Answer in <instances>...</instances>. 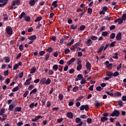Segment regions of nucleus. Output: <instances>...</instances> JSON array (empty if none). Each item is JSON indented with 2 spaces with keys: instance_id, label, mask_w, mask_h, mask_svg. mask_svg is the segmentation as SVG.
<instances>
[{
  "instance_id": "f257e3e1",
  "label": "nucleus",
  "mask_w": 126,
  "mask_h": 126,
  "mask_svg": "<svg viewBox=\"0 0 126 126\" xmlns=\"http://www.w3.org/2000/svg\"><path fill=\"white\" fill-rule=\"evenodd\" d=\"M6 31L8 35H12L13 30L11 27L8 26L6 28Z\"/></svg>"
},
{
  "instance_id": "f03ea898",
  "label": "nucleus",
  "mask_w": 126,
  "mask_h": 126,
  "mask_svg": "<svg viewBox=\"0 0 126 126\" xmlns=\"http://www.w3.org/2000/svg\"><path fill=\"white\" fill-rule=\"evenodd\" d=\"M119 116H120V112L117 110H115L113 112L110 114L111 117H119Z\"/></svg>"
},
{
  "instance_id": "7ed1b4c3",
  "label": "nucleus",
  "mask_w": 126,
  "mask_h": 126,
  "mask_svg": "<svg viewBox=\"0 0 126 126\" xmlns=\"http://www.w3.org/2000/svg\"><path fill=\"white\" fill-rule=\"evenodd\" d=\"M75 122L76 124H79L77 125V126H82V124H83V122L81 121V119L79 118H76L75 119Z\"/></svg>"
},
{
  "instance_id": "20e7f679",
  "label": "nucleus",
  "mask_w": 126,
  "mask_h": 126,
  "mask_svg": "<svg viewBox=\"0 0 126 126\" xmlns=\"http://www.w3.org/2000/svg\"><path fill=\"white\" fill-rule=\"evenodd\" d=\"M84 109L86 111H88V110H89V106H88V105H83L80 107V111H83L84 110Z\"/></svg>"
},
{
  "instance_id": "39448f33",
  "label": "nucleus",
  "mask_w": 126,
  "mask_h": 126,
  "mask_svg": "<svg viewBox=\"0 0 126 126\" xmlns=\"http://www.w3.org/2000/svg\"><path fill=\"white\" fill-rule=\"evenodd\" d=\"M12 4L14 6L19 5L20 4V0H14L12 2Z\"/></svg>"
},
{
  "instance_id": "423d86ee",
  "label": "nucleus",
  "mask_w": 126,
  "mask_h": 126,
  "mask_svg": "<svg viewBox=\"0 0 126 126\" xmlns=\"http://www.w3.org/2000/svg\"><path fill=\"white\" fill-rule=\"evenodd\" d=\"M32 80V77H30L29 79H28L24 83V85L26 86H27V85H29L31 83L30 81Z\"/></svg>"
},
{
  "instance_id": "0eeeda50",
  "label": "nucleus",
  "mask_w": 126,
  "mask_h": 126,
  "mask_svg": "<svg viewBox=\"0 0 126 126\" xmlns=\"http://www.w3.org/2000/svg\"><path fill=\"white\" fill-rule=\"evenodd\" d=\"M87 70H91V63L89 62H87L86 64Z\"/></svg>"
},
{
  "instance_id": "6e6552de",
  "label": "nucleus",
  "mask_w": 126,
  "mask_h": 126,
  "mask_svg": "<svg viewBox=\"0 0 126 126\" xmlns=\"http://www.w3.org/2000/svg\"><path fill=\"white\" fill-rule=\"evenodd\" d=\"M79 44L78 43H75L72 47L70 48L71 51H75V49L78 48Z\"/></svg>"
},
{
  "instance_id": "1a4fd4ad",
  "label": "nucleus",
  "mask_w": 126,
  "mask_h": 126,
  "mask_svg": "<svg viewBox=\"0 0 126 126\" xmlns=\"http://www.w3.org/2000/svg\"><path fill=\"white\" fill-rule=\"evenodd\" d=\"M116 39L117 40V41H120V40H121L122 33L119 32L116 35Z\"/></svg>"
},
{
  "instance_id": "9d476101",
  "label": "nucleus",
  "mask_w": 126,
  "mask_h": 126,
  "mask_svg": "<svg viewBox=\"0 0 126 126\" xmlns=\"http://www.w3.org/2000/svg\"><path fill=\"white\" fill-rule=\"evenodd\" d=\"M66 116L69 119H72L73 118V114L72 112H67Z\"/></svg>"
},
{
  "instance_id": "9b49d317",
  "label": "nucleus",
  "mask_w": 126,
  "mask_h": 126,
  "mask_svg": "<svg viewBox=\"0 0 126 126\" xmlns=\"http://www.w3.org/2000/svg\"><path fill=\"white\" fill-rule=\"evenodd\" d=\"M35 4L36 1H35V0H31L29 1V4L31 5V6H34Z\"/></svg>"
},
{
  "instance_id": "f8f14e48",
  "label": "nucleus",
  "mask_w": 126,
  "mask_h": 126,
  "mask_svg": "<svg viewBox=\"0 0 126 126\" xmlns=\"http://www.w3.org/2000/svg\"><path fill=\"white\" fill-rule=\"evenodd\" d=\"M75 58H72V59H71L70 60L68 61L67 62V63H68V64H71V63H74V62H75Z\"/></svg>"
},
{
  "instance_id": "ddd939ff",
  "label": "nucleus",
  "mask_w": 126,
  "mask_h": 126,
  "mask_svg": "<svg viewBox=\"0 0 126 126\" xmlns=\"http://www.w3.org/2000/svg\"><path fill=\"white\" fill-rule=\"evenodd\" d=\"M28 39L31 41H34V40H36V39H37V36H36L35 35H33L31 37H28Z\"/></svg>"
},
{
  "instance_id": "4468645a",
  "label": "nucleus",
  "mask_w": 126,
  "mask_h": 126,
  "mask_svg": "<svg viewBox=\"0 0 126 126\" xmlns=\"http://www.w3.org/2000/svg\"><path fill=\"white\" fill-rule=\"evenodd\" d=\"M92 43H93L92 40L89 39L87 41L86 44H87V46H91V45H92Z\"/></svg>"
},
{
  "instance_id": "2eb2a0df",
  "label": "nucleus",
  "mask_w": 126,
  "mask_h": 126,
  "mask_svg": "<svg viewBox=\"0 0 126 126\" xmlns=\"http://www.w3.org/2000/svg\"><path fill=\"white\" fill-rule=\"evenodd\" d=\"M52 5L54 6V8H56V7H57L58 6V1L55 0L53 1V2L52 3Z\"/></svg>"
},
{
  "instance_id": "dca6fc26",
  "label": "nucleus",
  "mask_w": 126,
  "mask_h": 126,
  "mask_svg": "<svg viewBox=\"0 0 126 126\" xmlns=\"http://www.w3.org/2000/svg\"><path fill=\"white\" fill-rule=\"evenodd\" d=\"M7 2H8V0H4V3L0 4V7H2V6H4V5H6Z\"/></svg>"
},
{
  "instance_id": "f3484780",
  "label": "nucleus",
  "mask_w": 126,
  "mask_h": 126,
  "mask_svg": "<svg viewBox=\"0 0 126 126\" xmlns=\"http://www.w3.org/2000/svg\"><path fill=\"white\" fill-rule=\"evenodd\" d=\"M52 68L55 71H57L59 68V65L58 64H55L53 66Z\"/></svg>"
},
{
  "instance_id": "a211bd4d",
  "label": "nucleus",
  "mask_w": 126,
  "mask_h": 126,
  "mask_svg": "<svg viewBox=\"0 0 126 126\" xmlns=\"http://www.w3.org/2000/svg\"><path fill=\"white\" fill-rule=\"evenodd\" d=\"M94 106L95 108H99L101 106V103L98 101H96L94 103Z\"/></svg>"
},
{
  "instance_id": "6ab92c4d",
  "label": "nucleus",
  "mask_w": 126,
  "mask_h": 126,
  "mask_svg": "<svg viewBox=\"0 0 126 126\" xmlns=\"http://www.w3.org/2000/svg\"><path fill=\"white\" fill-rule=\"evenodd\" d=\"M58 98L60 101H63V95L62 94H59Z\"/></svg>"
},
{
  "instance_id": "aec40b11",
  "label": "nucleus",
  "mask_w": 126,
  "mask_h": 126,
  "mask_svg": "<svg viewBox=\"0 0 126 126\" xmlns=\"http://www.w3.org/2000/svg\"><path fill=\"white\" fill-rule=\"evenodd\" d=\"M36 71V68L35 67H33L31 69L30 73L31 74L34 73V72Z\"/></svg>"
},
{
  "instance_id": "412c9836",
  "label": "nucleus",
  "mask_w": 126,
  "mask_h": 126,
  "mask_svg": "<svg viewBox=\"0 0 126 126\" xmlns=\"http://www.w3.org/2000/svg\"><path fill=\"white\" fill-rule=\"evenodd\" d=\"M14 107H15V105H13V104H10L9 106L8 110H9V111H12V110H13L14 108Z\"/></svg>"
},
{
  "instance_id": "4be33fe9",
  "label": "nucleus",
  "mask_w": 126,
  "mask_h": 126,
  "mask_svg": "<svg viewBox=\"0 0 126 126\" xmlns=\"http://www.w3.org/2000/svg\"><path fill=\"white\" fill-rule=\"evenodd\" d=\"M100 121L101 122H102V123H104V122L108 121V118L107 117H103L101 118Z\"/></svg>"
},
{
  "instance_id": "5701e85b",
  "label": "nucleus",
  "mask_w": 126,
  "mask_h": 126,
  "mask_svg": "<svg viewBox=\"0 0 126 126\" xmlns=\"http://www.w3.org/2000/svg\"><path fill=\"white\" fill-rule=\"evenodd\" d=\"M115 97H121L122 96V94L120 92H117L114 94Z\"/></svg>"
},
{
  "instance_id": "b1692460",
  "label": "nucleus",
  "mask_w": 126,
  "mask_h": 126,
  "mask_svg": "<svg viewBox=\"0 0 126 126\" xmlns=\"http://www.w3.org/2000/svg\"><path fill=\"white\" fill-rule=\"evenodd\" d=\"M46 78H43L41 81H40V83L41 84H46Z\"/></svg>"
},
{
  "instance_id": "393cba45",
  "label": "nucleus",
  "mask_w": 126,
  "mask_h": 126,
  "mask_svg": "<svg viewBox=\"0 0 126 126\" xmlns=\"http://www.w3.org/2000/svg\"><path fill=\"white\" fill-rule=\"evenodd\" d=\"M104 49V46H101L98 50L97 53L99 54V53H101L102 51Z\"/></svg>"
},
{
  "instance_id": "a878e982",
  "label": "nucleus",
  "mask_w": 126,
  "mask_h": 126,
  "mask_svg": "<svg viewBox=\"0 0 126 126\" xmlns=\"http://www.w3.org/2000/svg\"><path fill=\"white\" fill-rule=\"evenodd\" d=\"M42 20V17H37L36 19L34 20V22H39Z\"/></svg>"
},
{
  "instance_id": "bb28decb",
  "label": "nucleus",
  "mask_w": 126,
  "mask_h": 126,
  "mask_svg": "<svg viewBox=\"0 0 126 126\" xmlns=\"http://www.w3.org/2000/svg\"><path fill=\"white\" fill-rule=\"evenodd\" d=\"M4 60H5V63H9L10 60H9V57H5L4 58Z\"/></svg>"
},
{
  "instance_id": "cd10ccee",
  "label": "nucleus",
  "mask_w": 126,
  "mask_h": 126,
  "mask_svg": "<svg viewBox=\"0 0 126 126\" xmlns=\"http://www.w3.org/2000/svg\"><path fill=\"white\" fill-rule=\"evenodd\" d=\"M107 76H109L110 77H112L113 76V72H107L106 73Z\"/></svg>"
},
{
  "instance_id": "c85d7f7f",
  "label": "nucleus",
  "mask_w": 126,
  "mask_h": 126,
  "mask_svg": "<svg viewBox=\"0 0 126 126\" xmlns=\"http://www.w3.org/2000/svg\"><path fill=\"white\" fill-rule=\"evenodd\" d=\"M51 79L48 78L47 80H46L45 84H46V85H49V84L51 83Z\"/></svg>"
},
{
  "instance_id": "c756f323",
  "label": "nucleus",
  "mask_w": 126,
  "mask_h": 126,
  "mask_svg": "<svg viewBox=\"0 0 126 126\" xmlns=\"http://www.w3.org/2000/svg\"><path fill=\"white\" fill-rule=\"evenodd\" d=\"M91 40H93V41H96V40H97V39H98V37H97L95 35H92L91 36Z\"/></svg>"
},
{
  "instance_id": "7c9ffc66",
  "label": "nucleus",
  "mask_w": 126,
  "mask_h": 126,
  "mask_svg": "<svg viewBox=\"0 0 126 126\" xmlns=\"http://www.w3.org/2000/svg\"><path fill=\"white\" fill-rule=\"evenodd\" d=\"M74 43V39H72L70 42H68L67 44V46H71V45H72V44H73Z\"/></svg>"
},
{
  "instance_id": "2f4dec72",
  "label": "nucleus",
  "mask_w": 126,
  "mask_h": 126,
  "mask_svg": "<svg viewBox=\"0 0 126 126\" xmlns=\"http://www.w3.org/2000/svg\"><path fill=\"white\" fill-rule=\"evenodd\" d=\"M5 109L4 108H2L0 110V116H1V115H3L4 113H5Z\"/></svg>"
},
{
  "instance_id": "473e14b6",
  "label": "nucleus",
  "mask_w": 126,
  "mask_h": 126,
  "mask_svg": "<svg viewBox=\"0 0 126 126\" xmlns=\"http://www.w3.org/2000/svg\"><path fill=\"white\" fill-rule=\"evenodd\" d=\"M81 68H82V65L81 64H79L77 66V70L79 71V70H81Z\"/></svg>"
},
{
  "instance_id": "72a5a7b5",
  "label": "nucleus",
  "mask_w": 126,
  "mask_h": 126,
  "mask_svg": "<svg viewBox=\"0 0 126 126\" xmlns=\"http://www.w3.org/2000/svg\"><path fill=\"white\" fill-rule=\"evenodd\" d=\"M54 49H53V48L52 47H48L47 49V52H48V53H52L53 52V50Z\"/></svg>"
},
{
  "instance_id": "f704fd0d",
  "label": "nucleus",
  "mask_w": 126,
  "mask_h": 126,
  "mask_svg": "<svg viewBox=\"0 0 126 126\" xmlns=\"http://www.w3.org/2000/svg\"><path fill=\"white\" fill-rule=\"evenodd\" d=\"M107 35H109V32H102V35L104 36V37H106Z\"/></svg>"
},
{
  "instance_id": "c9c22d12",
  "label": "nucleus",
  "mask_w": 126,
  "mask_h": 126,
  "mask_svg": "<svg viewBox=\"0 0 126 126\" xmlns=\"http://www.w3.org/2000/svg\"><path fill=\"white\" fill-rule=\"evenodd\" d=\"M70 53V50L69 49L67 48L65 49L64 50V54L65 55H67V54H69Z\"/></svg>"
},
{
  "instance_id": "e433bc0d",
  "label": "nucleus",
  "mask_w": 126,
  "mask_h": 126,
  "mask_svg": "<svg viewBox=\"0 0 126 126\" xmlns=\"http://www.w3.org/2000/svg\"><path fill=\"white\" fill-rule=\"evenodd\" d=\"M36 92H37V89L35 88L33 90H32L30 93V95H31L32 94H33V93L34 94H35V93H36Z\"/></svg>"
},
{
  "instance_id": "4c0bfd02",
  "label": "nucleus",
  "mask_w": 126,
  "mask_h": 126,
  "mask_svg": "<svg viewBox=\"0 0 126 126\" xmlns=\"http://www.w3.org/2000/svg\"><path fill=\"white\" fill-rule=\"evenodd\" d=\"M115 44H117V42L116 41H113L111 42L109 45V47L111 48V47H114Z\"/></svg>"
},
{
  "instance_id": "58836bf2",
  "label": "nucleus",
  "mask_w": 126,
  "mask_h": 126,
  "mask_svg": "<svg viewBox=\"0 0 126 126\" xmlns=\"http://www.w3.org/2000/svg\"><path fill=\"white\" fill-rule=\"evenodd\" d=\"M77 78L79 79V80H81L83 79V76H82V75L79 74L77 75Z\"/></svg>"
},
{
  "instance_id": "ea45409f",
  "label": "nucleus",
  "mask_w": 126,
  "mask_h": 126,
  "mask_svg": "<svg viewBox=\"0 0 126 126\" xmlns=\"http://www.w3.org/2000/svg\"><path fill=\"white\" fill-rule=\"evenodd\" d=\"M79 89V88L78 87H74L73 89V91L74 92H77Z\"/></svg>"
},
{
  "instance_id": "a19ab883",
  "label": "nucleus",
  "mask_w": 126,
  "mask_h": 126,
  "mask_svg": "<svg viewBox=\"0 0 126 126\" xmlns=\"http://www.w3.org/2000/svg\"><path fill=\"white\" fill-rule=\"evenodd\" d=\"M84 29H85V26L84 25H82L79 27V30H80V31H83Z\"/></svg>"
},
{
  "instance_id": "79ce46f5",
  "label": "nucleus",
  "mask_w": 126,
  "mask_h": 126,
  "mask_svg": "<svg viewBox=\"0 0 126 126\" xmlns=\"http://www.w3.org/2000/svg\"><path fill=\"white\" fill-rule=\"evenodd\" d=\"M77 28V26L72 25L70 27V29H72L73 30H74V29H76Z\"/></svg>"
},
{
  "instance_id": "37998d69",
  "label": "nucleus",
  "mask_w": 126,
  "mask_h": 126,
  "mask_svg": "<svg viewBox=\"0 0 126 126\" xmlns=\"http://www.w3.org/2000/svg\"><path fill=\"white\" fill-rule=\"evenodd\" d=\"M122 63H121L117 67V69L118 70V71H120L121 70V68H122Z\"/></svg>"
},
{
  "instance_id": "c03bdc74",
  "label": "nucleus",
  "mask_w": 126,
  "mask_h": 126,
  "mask_svg": "<svg viewBox=\"0 0 126 126\" xmlns=\"http://www.w3.org/2000/svg\"><path fill=\"white\" fill-rule=\"evenodd\" d=\"M86 83V80L84 78L82 79L80 82L81 84H85Z\"/></svg>"
},
{
  "instance_id": "a18cd8bd",
  "label": "nucleus",
  "mask_w": 126,
  "mask_h": 126,
  "mask_svg": "<svg viewBox=\"0 0 126 126\" xmlns=\"http://www.w3.org/2000/svg\"><path fill=\"white\" fill-rule=\"evenodd\" d=\"M29 94V92L28 91H26V92L24 94L23 96L25 98H26L27 97V95Z\"/></svg>"
},
{
  "instance_id": "49530a36",
  "label": "nucleus",
  "mask_w": 126,
  "mask_h": 126,
  "mask_svg": "<svg viewBox=\"0 0 126 126\" xmlns=\"http://www.w3.org/2000/svg\"><path fill=\"white\" fill-rule=\"evenodd\" d=\"M118 24H123V19L122 18H118Z\"/></svg>"
},
{
  "instance_id": "de8ad7c7",
  "label": "nucleus",
  "mask_w": 126,
  "mask_h": 126,
  "mask_svg": "<svg viewBox=\"0 0 126 126\" xmlns=\"http://www.w3.org/2000/svg\"><path fill=\"white\" fill-rule=\"evenodd\" d=\"M25 15V13L24 12H22V13L20 14L19 16V18L20 19H22V17H23Z\"/></svg>"
},
{
  "instance_id": "09e8293b",
  "label": "nucleus",
  "mask_w": 126,
  "mask_h": 126,
  "mask_svg": "<svg viewBox=\"0 0 126 126\" xmlns=\"http://www.w3.org/2000/svg\"><path fill=\"white\" fill-rule=\"evenodd\" d=\"M50 58V54L49 53H47L45 55V60L46 61H48V59Z\"/></svg>"
},
{
  "instance_id": "8fccbe9b",
  "label": "nucleus",
  "mask_w": 126,
  "mask_h": 126,
  "mask_svg": "<svg viewBox=\"0 0 126 126\" xmlns=\"http://www.w3.org/2000/svg\"><path fill=\"white\" fill-rule=\"evenodd\" d=\"M106 29V26H102L100 29V32H103Z\"/></svg>"
},
{
  "instance_id": "3c124183",
  "label": "nucleus",
  "mask_w": 126,
  "mask_h": 126,
  "mask_svg": "<svg viewBox=\"0 0 126 126\" xmlns=\"http://www.w3.org/2000/svg\"><path fill=\"white\" fill-rule=\"evenodd\" d=\"M18 66H19V65H18V64H15V65H14V66H13V69L14 70H16V69H17V68H18Z\"/></svg>"
},
{
  "instance_id": "603ef678",
  "label": "nucleus",
  "mask_w": 126,
  "mask_h": 126,
  "mask_svg": "<svg viewBox=\"0 0 126 126\" xmlns=\"http://www.w3.org/2000/svg\"><path fill=\"white\" fill-rule=\"evenodd\" d=\"M51 102L50 101H48L46 103V107H47V108H49V107H51Z\"/></svg>"
},
{
  "instance_id": "864d4df0",
  "label": "nucleus",
  "mask_w": 126,
  "mask_h": 126,
  "mask_svg": "<svg viewBox=\"0 0 126 126\" xmlns=\"http://www.w3.org/2000/svg\"><path fill=\"white\" fill-rule=\"evenodd\" d=\"M115 36H116V34H115V33H111L110 36V39H114V38H115Z\"/></svg>"
},
{
  "instance_id": "5fc2aeb1",
  "label": "nucleus",
  "mask_w": 126,
  "mask_h": 126,
  "mask_svg": "<svg viewBox=\"0 0 126 126\" xmlns=\"http://www.w3.org/2000/svg\"><path fill=\"white\" fill-rule=\"evenodd\" d=\"M19 88L18 87H16L13 89L12 91L13 92H16V91H18Z\"/></svg>"
},
{
  "instance_id": "6e6d98bb",
  "label": "nucleus",
  "mask_w": 126,
  "mask_h": 126,
  "mask_svg": "<svg viewBox=\"0 0 126 126\" xmlns=\"http://www.w3.org/2000/svg\"><path fill=\"white\" fill-rule=\"evenodd\" d=\"M39 56H40L41 57H42V56H44V55H45V51H41L39 52Z\"/></svg>"
},
{
  "instance_id": "4d7b16f0",
  "label": "nucleus",
  "mask_w": 126,
  "mask_h": 126,
  "mask_svg": "<svg viewBox=\"0 0 126 126\" xmlns=\"http://www.w3.org/2000/svg\"><path fill=\"white\" fill-rule=\"evenodd\" d=\"M25 19L27 21V22H29V21H30V17L26 16L25 17Z\"/></svg>"
},
{
  "instance_id": "13d9d810",
  "label": "nucleus",
  "mask_w": 126,
  "mask_h": 126,
  "mask_svg": "<svg viewBox=\"0 0 126 126\" xmlns=\"http://www.w3.org/2000/svg\"><path fill=\"white\" fill-rule=\"evenodd\" d=\"M24 48V46L22 44L20 45L19 47V49L20 51H23Z\"/></svg>"
},
{
  "instance_id": "bf43d9fd",
  "label": "nucleus",
  "mask_w": 126,
  "mask_h": 126,
  "mask_svg": "<svg viewBox=\"0 0 126 126\" xmlns=\"http://www.w3.org/2000/svg\"><path fill=\"white\" fill-rule=\"evenodd\" d=\"M88 13L91 14L92 13V9L91 8H88Z\"/></svg>"
},
{
  "instance_id": "052dcab7",
  "label": "nucleus",
  "mask_w": 126,
  "mask_h": 126,
  "mask_svg": "<svg viewBox=\"0 0 126 126\" xmlns=\"http://www.w3.org/2000/svg\"><path fill=\"white\" fill-rule=\"evenodd\" d=\"M15 112H20L21 111V107H17L15 109Z\"/></svg>"
},
{
  "instance_id": "680f3d73",
  "label": "nucleus",
  "mask_w": 126,
  "mask_h": 126,
  "mask_svg": "<svg viewBox=\"0 0 126 126\" xmlns=\"http://www.w3.org/2000/svg\"><path fill=\"white\" fill-rule=\"evenodd\" d=\"M114 29H116V26L115 25H112L110 27V30H114Z\"/></svg>"
},
{
  "instance_id": "e2e57ef3",
  "label": "nucleus",
  "mask_w": 126,
  "mask_h": 126,
  "mask_svg": "<svg viewBox=\"0 0 126 126\" xmlns=\"http://www.w3.org/2000/svg\"><path fill=\"white\" fill-rule=\"evenodd\" d=\"M87 122L88 124H91V123H92V119H91V118H88L87 119Z\"/></svg>"
},
{
  "instance_id": "0e129e2a",
  "label": "nucleus",
  "mask_w": 126,
  "mask_h": 126,
  "mask_svg": "<svg viewBox=\"0 0 126 126\" xmlns=\"http://www.w3.org/2000/svg\"><path fill=\"white\" fill-rule=\"evenodd\" d=\"M118 75H120V73H119V72L116 71L113 74V76H118Z\"/></svg>"
},
{
  "instance_id": "69168bd1",
  "label": "nucleus",
  "mask_w": 126,
  "mask_h": 126,
  "mask_svg": "<svg viewBox=\"0 0 126 126\" xmlns=\"http://www.w3.org/2000/svg\"><path fill=\"white\" fill-rule=\"evenodd\" d=\"M33 88H34V86L33 85H30L29 88H28V90L31 91L32 90V89H33Z\"/></svg>"
},
{
  "instance_id": "338daca9",
  "label": "nucleus",
  "mask_w": 126,
  "mask_h": 126,
  "mask_svg": "<svg viewBox=\"0 0 126 126\" xmlns=\"http://www.w3.org/2000/svg\"><path fill=\"white\" fill-rule=\"evenodd\" d=\"M118 105H120V107L123 106V101L122 100L118 101Z\"/></svg>"
},
{
  "instance_id": "774afa93",
  "label": "nucleus",
  "mask_w": 126,
  "mask_h": 126,
  "mask_svg": "<svg viewBox=\"0 0 126 126\" xmlns=\"http://www.w3.org/2000/svg\"><path fill=\"white\" fill-rule=\"evenodd\" d=\"M126 14H124L122 16V20H126Z\"/></svg>"
}]
</instances>
